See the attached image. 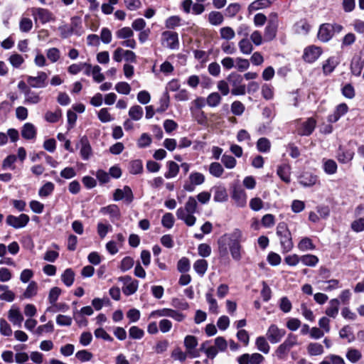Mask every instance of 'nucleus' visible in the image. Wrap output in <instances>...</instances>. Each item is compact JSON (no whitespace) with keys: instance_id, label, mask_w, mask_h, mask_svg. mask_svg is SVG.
<instances>
[{"instance_id":"nucleus-1","label":"nucleus","mask_w":364,"mask_h":364,"mask_svg":"<svg viewBox=\"0 0 364 364\" xmlns=\"http://www.w3.org/2000/svg\"><path fill=\"white\" fill-rule=\"evenodd\" d=\"M243 241L242 232L239 229H235L230 233H225L218 240V253L220 257H226L230 251L233 259L240 260L242 245Z\"/></svg>"},{"instance_id":"nucleus-2","label":"nucleus","mask_w":364,"mask_h":364,"mask_svg":"<svg viewBox=\"0 0 364 364\" xmlns=\"http://www.w3.org/2000/svg\"><path fill=\"white\" fill-rule=\"evenodd\" d=\"M197 201L195 198L190 196L185 203L184 208H180L176 211L178 219L183 220L188 226H193L196 222L193 214L196 212Z\"/></svg>"},{"instance_id":"nucleus-3","label":"nucleus","mask_w":364,"mask_h":364,"mask_svg":"<svg viewBox=\"0 0 364 364\" xmlns=\"http://www.w3.org/2000/svg\"><path fill=\"white\" fill-rule=\"evenodd\" d=\"M277 235L279 237L280 245L284 252H289L294 247L291 234L284 222L279 223L277 226Z\"/></svg>"},{"instance_id":"nucleus-4","label":"nucleus","mask_w":364,"mask_h":364,"mask_svg":"<svg viewBox=\"0 0 364 364\" xmlns=\"http://www.w3.org/2000/svg\"><path fill=\"white\" fill-rule=\"evenodd\" d=\"M297 344V336L291 333L289 334L285 341L276 349L275 355L279 360L285 359L290 350Z\"/></svg>"},{"instance_id":"nucleus-5","label":"nucleus","mask_w":364,"mask_h":364,"mask_svg":"<svg viewBox=\"0 0 364 364\" xmlns=\"http://www.w3.org/2000/svg\"><path fill=\"white\" fill-rule=\"evenodd\" d=\"M205 181V176L203 173L199 172H192L188 181L184 183L183 189L188 192H193L196 186L203 184Z\"/></svg>"},{"instance_id":"nucleus-6","label":"nucleus","mask_w":364,"mask_h":364,"mask_svg":"<svg viewBox=\"0 0 364 364\" xmlns=\"http://www.w3.org/2000/svg\"><path fill=\"white\" fill-rule=\"evenodd\" d=\"M118 280L124 284L122 291L124 294L129 296L136 291L139 285L137 280L133 279L130 276L120 277Z\"/></svg>"},{"instance_id":"nucleus-7","label":"nucleus","mask_w":364,"mask_h":364,"mask_svg":"<svg viewBox=\"0 0 364 364\" xmlns=\"http://www.w3.org/2000/svg\"><path fill=\"white\" fill-rule=\"evenodd\" d=\"M31 11L35 20H39L42 23L54 21L55 19L52 12L46 9L33 8Z\"/></svg>"},{"instance_id":"nucleus-8","label":"nucleus","mask_w":364,"mask_h":364,"mask_svg":"<svg viewBox=\"0 0 364 364\" xmlns=\"http://www.w3.org/2000/svg\"><path fill=\"white\" fill-rule=\"evenodd\" d=\"M285 330L279 328L277 325L272 324L269 327L266 336L272 343H279L285 335Z\"/></svg>"},{"instance_id":"nucleus-9","label":"nucleus","mask_w":364,"mask_h":364,"mask_svg":"<svg viewBox=\"0 0 364 364\" xmlns=\"http://www.w3.org/2000/svg\"><path fill=\"white\" fill-rule=\"evenodd\" d=\"M48 75L43 71L38 73L37 76H28L27 82L33 88H43L47 85Z\"/></svg>"},{"instance_id":"nucleus-10","label":"nucleus","mask_w":364,"mask_h":364,"mask_svg":"<svg viewBox=\"0 0 364 364\" xmlns=\"http://www.w3.org/2000/svg\"><path fill=\"white\" fill-rule=\"evenodd\" d=\"M237 360L239 364H261L264 360V357L258 353H244L239 356Z\"/></svg>"},{"instance_id":"nucleus-11","label":"nucleus","mask_w":364,"mask_h":364,"mask_svg":"<svg viewBox=\"0 0 364 364\" xmlns=\"http://www.w3.org/2000/svg\"><path fill=\"white\" fill-rule=\"evenodd\" d=\"M29 222V217L26 214H21L19 216L9 215L6 218V223L16 228H21L25 227Z\"/></svg>"},{"instance_id":"nucleus-12","label":"nucleus","mask_w":364,"mask_h":364,"mask_svg":"<svg viewBox=\"0 0 364 364\" xmlns=\"http://www.w3.org/2000/svg\"><path fill=\"white\" fill-rule=\"evenodd\" d=\"M322 50L316 46H309L304 49L303 58L308 63H313L321 55Z\"/></svg>"},{"instance_id":"nucleus-13","label":"nucleus","mask_w":364,"mask_h":364,"mask_svg":"<svg viewBox=\"0 0 364 364\" xmlns=\"http://www.w3.org/2000/svg\"><path fill=\"white\" fill-rule=\"evenodd\" d=\"M316 126V120L313 117L308 118L300 124L297 133L300 136H309L312 134Z\"/></svg>"},{"instance_id":"nucleus-14","label":"nucleus","mask_w":364,"mask_h":364,"mask_svg":"<svg viewBox=\"0 0 364 364\" xmlns=\"http://www.w3.org/2000/svg\"><path fill=\"white\" fill-rule=\"evenodd\" d=\"M163 43L171 49H176L178 47V37L176 32L164 31L162 33Z\"/></svg>"},{"instance_id":"nucleus-15","label":"nucleus","mask_w":364,"mask_h":364,"mask_svg":"<svg viewBox=\"0 0 364 364\" xmlns=\"http://www.w3.org/2000/svg\"><path fill=\"white\" fill-rule=\"evenodd\" d=\"M198 345V340L194 336H186L184 339V346L187 353L191 358H196L198 354L196 352L195 348Z\"/></svg>"},{"instance_id":"nucleus-16","label":"nucleus","mask_w":364,"mask_h":364,"mask_svg":"<svg viewBox=\"0 0 364 364\" xmlns=\"http://www.w3.org/2000/svg\"><path fill=\"white\" fill-rule=\"evenodd\" d=\"M333 36V27L331 23L322 24L318 32V38L322 42H328Z\"/></svg>"},{"instance_id":"nucleus-17","label":"nucleus","mask_w":364,"mask_h":364,"mask_svg":"<svg viewBox=\"0 0 364 364\" xmlns=\"http://www.w3.org/2000/svg\"><path fill=\"white\" fill-rule=\"evenodd\" d=\"M8 318L14 326H21L23 316L17 307L13 306L8 312Z\"/></svg>"},{"instance_id":"nucleus-18","label":"nucleus","mask_w":364,"mask_h":364,"mask_svg":"<svg viewBox=\"0 0 364 364\" xmlns=\"http://www.w3.org/2000/svg\"><path fill=\"white\" fill-rule=\"evenodd\" d=\"M100 212L103 214L109 215L112 222L119 220L121 216L119 207L114 204L102 208Z\"/></svg>"},{"instance_id":"nucleus-19","label":"nucleus","mask_w":364,"mask_h":364,"mask_svg":"<svg viewBox=\"0 0 364 364\" xmlns=\"http://www.w3.org/2000/svg\"><path fill=\"white\" fill-rule=\"evenodd\" d=\"M232 199L239 207H244L247 203V195L244 190L235 188L232 192Z\"/></svg>"},{"instance_id":"nucleus-20","label":"nucleus","mask_w":364,"mask_h":364,"mask_svg":"<svg viewBox=\"0 0 364 364\" xmlns=\"http://www.w3.org/2000/svg\"><path fill=\"white\" fill-rule=\"evenodd\" d=\"M363 66L364 60L362 59L361 56H354L350 64V70L352 73L356 76L360 75Z\"/></svg>"},{"instance_id":"nucleus-21","label":"nucleus","mask_w":364,"mask_h":364,"mask_svg":"<svg viewBox=\"0 0 364 364\" xmlns=\"http://www.w3.org/2000/svg\"><path fill=\"white\" fill-rule=\"evenodd\" d=\"M340 301L338 299L330 300L328 306L326 309V314L331 318H336L338 314Z\"/></svg>"},{"instance_id":"nucleus-22","label":"nucleus","mask_w":364,"mask_h":364,"mask_svg":"<svg viewBox=\"0 0 364 364\" xmlns=\"http://www.w3.org/2000/svg\"><path fill=\"white\" fill-rule=\"evenodd\" d=\"M278 23L277 20H271L265 28L264 37L267 41H272L277 33Z\"/></svg>"},{"instance_id":"nucleus-23","label":"nucleus","mask_w":364,"mask_h":364,"mask_svg":"<svg viewBox=\"0 0 364 364\" xmlns=\"http://www.w3.org/2000/svg\"><path fill=\"white\" fill-rule=\"evenodd\" d=\"M21 135L26 139H33L36 135V129L31 123H26L21 130Z\"/></svg>"},{"instance_id":"nucleus-24","label":"nucleus","mask_w":364,"mask_h":364,"mask_svg":"<svg viewBox=\"0 0 364 364\" xmlns=\"http://www.w3.org/2000/svg\"><path fill=\"white\" fill-rule=\"evenodd\" d=\"M80 155L84 160H87L92 154L91 146L87 139L85 136L80 139Z\"/></svg>"},{"instance_id":"nucleus-25","label":"nucleus","mask_w":364,"mask_h":364,"mask_svg":"<svg viewBox=\"0 0 364 364\" xmlns=\"http://www.w3.org/2000/svg\"><path fill=\"white\" fill-rule=\"evenodd\" d=\"M290 171L291 167L289 165L283 164L278 167L277 174L283 181L288 183L290 182Z\"/></svg>"},{"instance_id":"nucleus-26","label":"nucleus","mask_w":364,"mask_h":364,"mask_svg":"<svg viewBox=\"0 0 364 364\" xmlns=\"http://www.w3.org/2000/svg\"><path fill=\"white\" fill-rule=\"evenodd\" d=\"M317 182V176L310 173H304L300 176L299 183L304 186H311Z\"/></svg>"},{"instance_id":"nucleus-27","label":"nucleus","mask_w":364,"mask_h":364,"mask_svg":"<svg viewBox=\"0 0 364 364\" xmlns=\"http://www.w3.org/2000/svg\"><path fill=\"white\" fill-rule=\"evenodd\" d=\"M168 171L164 173L166 178L176 177L179 172V166L174 161H169L166 163Z\"/></svg>"},{"instance_id":"nucleus-28","label":"nucleus","mask_w":364,"mask_h":364,"mask_svg":"<svg viewBox=\"0 0 364 364\" xmlns=\"http://www.w3.org/2000/svg\"><path fill=\"white\" fill-rule=\"evenodd\" d=\"M255 346L257 347V349L264 353L267 354L269 352L270 346L266 340V338L263 336H259L256 338L255 341Z\"/></svg>"},{"instance_id":"nucleus-29","label":"nucleus","mask_w":364,"mask_h":364,"mask_svg":"<svg viewBox=\"0 0 364 364\" xmlns=\"http://www.w3.org/2000/svg\"><path fill=\"white\" fill-rule=\"evenodd\" d=\"M73 33L80 36L83 33L82 28V21L79 17H73L71 18V23L69 26Z\"/></svg>"},{"instance_id":"nucleus-30","label":"nucleus","mask_w":364,"mask_h":364,"mask_svg":"<svg viewBox=\"0 0 364 364\" xmlns=\"http://www.w3.org/2000/svg\"><path fill=\"white\" fill-rule=\"evenodd\" d=\"M223 21V15L219 11H213L208 14V22L213 26H219Z\"/></svg>"},{"instance_id":"nucleus-31","label":"nucleus","mask_w":364,"mask_h":364,"mask_svg":"<svg viewBox=\"0 0 364 364\" xmlns=\"http://www.w3.org/2000/svg\"><path fill=\"white\" fill-rule=\"evenodd\" d=\"M61 279L67 287H70L75 280V273L73 269H66L61 275Z\"/></svg>"},{"instance_id":"nucleus-32","label":"nucleus","mask_w":364,"mask_h":364,"mask_svg":"<svg viewBox=\"0 0 364 364\" xmlns=\"http://www.w3.org/2000/svg\"><path fill=\"white\" fill-rule=\"evenodd\" d=\"M143 108L139 105H134L131 107L129 110V117L134 121L141 119L143 117Z\"/></svg>"},{"instance_id":"nucleus-33","label":"nucleus","mask_w":364,"mask_h":364,"mask_svg":"<svg viewBox=\"0 0 364 364\" xmlns=\"http://www.w3.org/2000/svg\"><path fill=\"white\" fill-rule=\"evenodd\" d=\"M208 266V262L203 259H198L193 264L194 269L200 276L205 274L207 271Z\"/></svg>"},{"instance_id":"nucleus-34","label":"nucleus","mask_w":364,"mask_h":364,"mask_svg":"<svg viewBox=\"0 0 364 364\" xmlns=\"http://www.w3.org/2000/svg\"><path fill=\"white\" fill-rule=\"evenodd\" d=\"M112 230V227L109 223H104L102 222H99L97 225V232L99 235V237L101 239H103L105 237L107 234L109 232H111Z\"/></svg>"},{"instance_id":"nucleus-35","label":"nucleus","mask_w":364,"mask_h":364,"mask_svg":"<svg viewBox=\"0 0 364 364\" xmlns=\"http://www.w3.org/2000/svg\"><path fill=\"white\" fill-rule=\"evenodd\" d=\"M62 117L61 109L58 108L55 112L48 111L46 112L44 118L45 119L50 123H55L59 121Z\"/></svg>"},{"instance_id":"nucleus-36","label":"nucleus","mask_w":364,"mask_h":364,"mask_svg":"<svg viewBox=\"0 0 364 364\" xmlns=\"http://www.w3.org/2000/svg\"><path fill=\"white\" fill-rule=\"evenodd\" d=\"M238 46L241 53L245 55H249L253 50V46L251 42L247 38H242L239 43Z\"/></svg>"},{"instance_id":"nucleus-37","label":"nucleus","mask_w":364,"mask_h":364,"mask_svg":"<svg viewBox=\"0 0 364 364\" xmlns=\"http://www.w3.org/2000/svg\"><path fill=\"white\" fill-rule=\"evenodd\" d=\"M298 248L301 251H308L312 250L315 249V245H314L311 239L309 237H304L302 238L298 244Z\"/></svg>"},{"instance_id":"nucleus-38","label":"nucleus","mask_w":364,"mask_h":364,"mask_svg":"<svg viewBox=\"0 0 364 364\" xmlns=\"http://www.w3.org/2000/svg\"><path fill=\"white\" fill-rule=\"evenodd\" d=\"M346 358L352 363H357L362 358V353L358 349L349 348L346 353Z\"/></svg>"},{"instance_id":"nucleus-39","label":"nucleus","mask_w":364,"mask_h":364,"mask_svg":"<svg viewBox=\"0 0 364 364\" xmlns=\"http://www.w3.org/2000/svg\"><path fill=\"white\" fill-rule=\"evenodd\" d=\"M271 4L272 2L269 0H256L249 6V10L252 11L267 8Z\"/></svg>"},{"instance_id":"nucleus-40","label":"nucleus","mask_w":364,"mask_h":364,"mask_svg":"<svg viewBox=\"0 0 364 364\" xmlns=\"http://www.w3.org/2000/svg\"><path fill=\"white\" fill-rule=\"evenodd\" d=\"M209 172L212 176L219 178L223 175L224 169L220 163L213 162L210 164Z\"/></svg>"},{"instance_id":"nucleus-41","label":"nucleus","mask_w":364,"mask_h":364,"mask_svg":"<svg viewBox=\"0 0 364 364\" xmlns=\"http://www.w3.org/2000/svg\"><path fill=\"white\" fill-rule=\"evenodd\" d=\"M222 98L218 92H212L210 93L207 99L206 102L208 106L215 107L219 105L221 102Z\"/></svg>"},{"instance_id":"nucleus-42","label":"nucleus","mask_w":364,"mask_h":364,"mask_svg":"<svg viewBox=\"0 0 364 364\" xmlns=\"http://www.w3.org/2000/svg\"><path fill=\"white\" fill-rule=\"evenodd\" d=\"M220 35L222 39L230 41L235 36L234 30L230 26H225L220 29Z\"/></svg>"},{"instance_id":"nucleus-43","label":"nucleus","mask_w":364,"mask_h":364,"mask_svg":"<svg viewBox=\"0 0 364 364\" xmlns=\"http://www.w3.org/2000/svg\"><path fill=\"white\" fill-rule=\"evenodd\" d=\"M318 261V257L314 255H305L301 257V262L309 267H315Z\"/></svg>"},{"instance_id":"nucleus-44","label":"nucleus","mask_w":364,"mask_h":364,"mask_svg":"<svg viewBox=\"0 0 364 364\" xmlns=\"http://www.w3.org/2000/svg\"><path fill=\"white\" fill-rule=\"evenodd\" d=\"M116 37L119 39H127L132 38L134 32L129 27H123L117 30L115 33Z\"/></svg>"},{"instance_id":"nucleus-45","label":"nucleus","mask_w":364,"mask_h":364,"mask_svg":"<svg viewBox=\"0 0 364 364\" xmlns=\"http://www.w3.org/2000/svg\"><path fill=\"white\" fill-rule=\"evenodd\" d=\"M38 291V284L36 282L32 281L28 285L26 289L25 290L23 296L24 298H31L36 295Z\"/></svg>"},{"instance_id":"nucleus-46","label":"nucleus","mask_w":364,"mask_h":364,"mask_svg":"<svg viewBox=\"0 0 364 364\" xmlns=\"http://www.w3.org/2000/svg\"><path fill=\"white\" fill-rule=\"evenodd\" d=\"M271 143L267 138L262 137L257 142V148L260 152H268L270 150Z\"/></svg>"},{"instance_id":"nucleus-47","label":"nucleus","mask_w":364,"mask_h":364,"mask_svg":"<svg viewBox=\"0 0 364 364\" xmlns=\"http://www.w3.org/2000/svg\"><path fill=\"white\" fill-rule=\"evenodd\" d=\"M228 200V193L225 188L218 187L215 188L214 200L215 202H224Z\"/></svg>"},{"instance_id":"nucleus-48","label":"nucleus","mask_w":364,"mask_h":364,"mask_svg":"<svg viewBox=\"0 0 364 364\" xmlns=\"http://www.w3.org/2000/svg\"><path fill=\"white\" fill-rule=\"evenodd\" d=\"M47 58L53 63L57 62L60 58V50L57 48H51L46 50Z\"/></svg>"},{"instance_id":"nucleus-49","label":"nucleus","mask_w":364,"mask_h":364,"mask_svg":"<svg viewBox=\"0 0 364 364\" xmlns=\"http://www.w3.org/2000/svg\"><path fill=\"white\" fill-rule=\"evenodd\" d=\"M41 97L35 92H32L31 90H27L25 92V102L29 104H37L40 102Z\"/></svg>"},{"instance_id":"nucleus-50","label":"nucleus","mask_w":364,"mask_h":364,"mask_svg":"<svg viewBox=\"0 0 364 364\" xmlns=\"http://www.w3.org/2000/svg\"><path fill=\"white\" fill-rule=\"evenodd\" d=\"M307 350L311 355H318L323 353V348L322 345L317 343H311L308 347Z\"/></svg>"},{"instance_id":"nucleus-51","label":"nucleus","mask_w":364,"mask_h":364,"mask_svg":"<svg viewBox=\"0 0 364 364\" xmlns=\"http://www.w3.org/2000/svg\"><path fill=\"white\" fill-rule=\"evenodd\" d=\"M9 61L11 65L14 68H19L24 62V58L22 55L18 53H14L9 58Z\"/></svg>"},{"instance_id":"nucleus-52","label":"nucleus","mask_w":364,"mask_h":364,"mask_svg":"<svg viewBox=\"0 0 364 364\" xmlns=\"http://www.w3.org/2000/svg\"><path fill=\"white\" fill-rule=\"evenodd\" d=\"M245 109V107L240 101H234L231 105V112L235 115H242Z\"/></svg>"},{"instance_id":"nucleus-53","label":"nucleus","mask_w":364,"mask_h":364,"mask_svg":"<svg viewBox=\"0 0 364 364\" xmlns=\"http://www.w3.org/2000/svg\"><path fill=\"white\" fill-rule=\"evenodd\" d=\"M53 190L54 184L51 182H47L40 188L38 194L41 197H47L52 193Z\"/></svg>"},{"instance_id":"nucleus-54","label":"nucleus","mask_w":364,"mask_h":364,"mask_svg":"<svg viewBox=\"0 0 364 364\" xmlns=\"http://www.w3.org/2000/svg\"><path fill=\"white\" fill-rule=\"evenodd\" d=\"M221 161L223 164V165L227 168H229V169H232V168H235V166H236V163H237L236 159L233 156H232L230 155H226V154L223 155Z\"/></svg>"},{"instance_id":"nucleus-55","label":"nucleus","mask_w":364,"mask_h":364,"mask_svg":"<svg viewBox=\"0 0 364 364\" xmlns=\"http://www.w3.org/2000/svg\"><path fill=\"white\" fill-rule=\"evenodd\" d=\"M143 165L141 160L132 161L129 164V171L132 174H138L141 173Z\"/></svg>"},{"instance_id":"nucleus-56","label":"nucleus","mask_w":364,"mask_h":364,"mask_svg":"<svg viewBox=\"0 0 364 364\" xmlns=\"http://www.w3.org/2000/svg\"><path fill=\"white\" fill-rule=\"evenodd\" d=\"M115 90L117 92L122 95H129L131 91L130 85L126 82H119L116 84Z\"/></svg>"},{"instance_id":"nucleus-57","label":"nucleus","mask_w":364,"mask_h":364,"mask_svg":"<svg viewBox=\"0 0 364 364\" xmlns=\"http://www.w3.org/2000/svg\"><path fill=\"white\" fill-rule=\"evenodd\" d=\"M54 330L53 323L52 321H48L46 324L39 326L35 333L37 335H42L44 332L51 333Z\"/></svg>"},{"instance_id":"nucleus-58","label":"nucleus","mask_w":364,"mask_h":364,"mask_svg":"<svg viewBox=\"0 0 364 364\" xmlns=\"http://www.w3.org/2000/svg\"><path fill=\"white\" fill-rule=\"evenodd\" d=\"M129 335L133 339H141L144 336V332L138 326H134L129 328Z\"/></svg>"},{"instance_id":"nucleus-59","label":"nucleus","mask_w":364,"mask_h":364,"mask_svg":"<svg viewBox=\"0 0 364 364\" xmlns=\"http://www.w3.org/2000/svg\"><path fill=\"white\" fill-rule=\"evenodd\" d=\"M0 332L2 335L9 336L12 334V330L8 322L4 319H0Z\"/></svg>"},{"instance_id":"nucleus-60","label":"nucleus","mask_w":364,"mask_h":364,"mask_svg":"<svg viewBox=\"0 0 364 364\" xmlns=\"http://www.w3.org/2000/svg\"><path fill=\"white\" fill-rule=\"evenodd\" d=\"M22 32H28L33 27V22L29 18H22L19 23Z\"/></svg>"},{"instance_id":"nucleus-61","label":"nucleus","mask_w":364,"mask_h":364,"mask_svg":"<svg viewBox=\"0 0 364 364\" xmlns=\"http://www.w3.org/2000/svg\"><path fill=\"white\" fill-rule=\"evenodd\" d=\"M198 255L203 257H209L211 254V247L206 243L200 244L198 247Z\"/></svg>"},{"instance_id":"nucleus-62","label":"nucleus","mask_w":364,"mask_h":364,"mask_svg":"<svg viewBox=\"0 0 364 364\" xmlns=\"http://www.w3.org/2000/svg\"><path fill=\"white\" fill-rule=\"evenodd\" d=\"M161 223L164 227L171 228L174 223V218L173 214L170 213L164 214L162 217Z\"/></svg>"},{"instance_id":"nucleus-63","label":"nucleus","mask_w":364,"mask_h":364,"mask_svg":"<svg viewBox=\"0 0 364 364\" xmlns=\"http://www.w3.org/2000/svg\"><path fill=\"white\" fill-rule=\"evenodd\" d=\"M324 171L326 173L328 174H333L337 171V164L336 163L331 159L327 160L324 163Z\"/></svg>"},{"instance_id":"nucleus-64","label":"nucleus","mask_w":364,"mask_h":364,"mask_svg":"<svg viewBox=\"0 0 364 364\" xmlns=\"http://www.w3.org/2000/svg\"><path fill=\"white\" fill-rule=\"evenodd\" d=\"M351 228L356 232H362L364 230V218H358L351 223Z\"/></svg>"}]
</instances>
